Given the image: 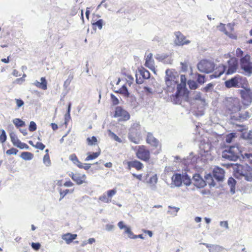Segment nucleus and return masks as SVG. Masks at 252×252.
<instances>
[{"label": "nucleus", "instance_id": "obj_31", "mask_svg": "<svg viewBox=\"0 0 252 252\" xmlns=\"http://www.w3.org/2000/svg\"><path fill=\"white\" fill-rule=\"evenodd\" d=\"M242 137L248 140V142L252 144V131H246L242 133Z\"/></svg>", "mask_w": 252, "mask_h": 252}, {"label": "nucleus", "instance_id": "obj_36", "mask_svg": "<svg viewBox=\"0 0 252 252\" xmlns=\"http://www.w3.org/2000/svg\"><path fill=\"white\" fill-rule=\"evenodd\" d=\"M182 183H184L187 186H189L191 184L190 178L187 173L183 174Z\"/></svg>", "mask_w": 252, "mask_h": 252}, {"label": "nucleus", "instance_id": "obj_39", "mask_svg": "<svg viewBox=\"0 0 252 252\" xmlns=\"http://www.w3.org/2000/svg\"><path fill=\"white\" fill-rule=\"evenodd\" d=\"M241 155L243 157V158L245 160H247L250 164H252V154L245 153L244 154L241 153Z\"/></svg>", "mask_w": 252, "mask_h": 252}, {"label": "nucleus", "instance_id": "obj_46", "mask_svg": "<svg viewBox=\"0 0 252 252\" xmlns=\"http://www.w3.org/2000/svg\"><path fill=\"white\" fill-rule=\"evenodd\" d=\"M0 131L1 132V133L0 135V142L1 143H3L6 140L7 136L6 134V132L4 129H1Z\"/></svg>", "mask_w": 252, "mask_h": 252}, {"label": "nucleus", "instance_id": "obj_40", "mask_svg": "<svg viewBox=\"0 0 252 252\" xmlns=\"http://www.w3.org/2000/svg\"><path fill=\"white\" fill-rule=\"evenodd\" d=\"M236 138V134L235 133H230L227 134L225 138V141L227 143H231L233 139Z\"/></svg>", "mask_w": 252, "mask_h": 252}, {"label": "nucleus", "instance_id": "obj_2", "mask_svg": "<svg viewBox=\"0 0 252 252\" xmlns=\"http://www.w3.org/2000/svg\"><path fill=\"white\" fill-rule=\"evenodd\" d=\"M234 176L239 179L252 182V167L248 164H232Z\"/></svg>", "mask_w": 252, "mask_h": 252}, {"label": "nucleus", "instance_id": "obj_9", "mask_svg": "<svg viewBox=\"0 0 252 252\" xmlns=\"http://www.w3.org/2000/svg\"><path fill=\"white\" fill-rule=\"evenodd\" d=\"M192 98L200 104V108H197V110L195 112V115L197 116H203L204 114V107L207 105L206 99L202 97L201 93L199 92H194Z\"/></svg>", "mask_w": 252, "mask_h": 252}, {"label": "nucleus", "instance_id": "obj_13", "mask_svg": "<svg viewBox=\"0 0 252 252\" xmlns=\"http://www.w3.org/2000/svg\"><path fill=\"white\" fill-rule=\"evenodd\" d=\"M250 114L248 111H240L235 114H231L230 119L232 123H234L236 122H243L250 118Z\"/></svg>", "mask_w": 252, "mask_h": 252}, {"label": "nucleus", "instance_id": "obj_17", "mask_svg": "<svg viewBox=\"0 0 252 252\" xmlns=\"http://www.w3.org/2000/svg\"><path fill=\"white\" fill-rule=\"evenodd\" d=\"M115 117H122L126 121L130 119L129 114L120 106L116 108Z\"/></svg>", "mask_w": 252, "mask_h": 252}, {"label": "nucleus", "instance_id": "obj_1", "mask_svg": "<svg viewBox=\"0 0 252 252\" xmlns=\"http://www.w3.org/2000/svg\"><path fill=\"white\" fill-rule=\"evenodd\" d=\"M228 67L223 64H220L216 67L214 72L210 75L211 78L220 77L225 72L226 75L232 74L236 72L238 67V61L235 58H231L227 61Z\"/></svg>", "mask_w": 252, "mask_h": 252}, {"label": "nucleus", "instance_id": "obj_34", "mask_svg": "<svg viewBox=\"0 0 252 252\" xmlns=\"http://www.w3.org/2000/svg\"><path fill=\"white\" fill-rule=\"evenodd\" d=\"M140 75H141L143 79H148L150 77V73L148 70L144 68L140 69L139 70Z\"/></svg>", "mask_w": 252, "mask_h": 252}, {"label": "nucleus", "instance_id": "obj_53", "mask_svg": "<svg viewBox=\"0 0 252 252\" xmlns=\"http://www.w3.org/2000/svg\"><path fill=\"white\" fill-rule=\"evenodd\" d=\"M110 97L113 105H116L119 103V99L115 95L111 94Z\"/></svg>", "mask_w": 252, "mask_h": 252}, {"label": "nucleus", "instance_id": "obj_61", "mask_svg": "<svg viewBox=\"0 0 252 252\" xmlns=\"http://www.w3.org/2000/svg\"><path fill=\"white\" fill-rule=\"evenodd\" d=\"M116 193V190L115 189L108 190L107 191V196L108 197L111 198L113 195Z\"/></svg>", "mask_w": 252, "mask_h": 252}, {"label": "nucleus", "instance_id": "obj_28", "mask_svg": "<svg viewBox=\"0 0 252 252\" xmlns=\"http://www.w3.org/2000/svg\"><path fill=\"white\" fill-rule=\"evenodd\" d=\"M200 148L201 151H203L204 154L208 155L210 151L211 146L210 143H205L200 146Z\"/></svg>", "mask_w": 252, "mask_h": 252}, {"label": "nucleus", "instance_id": "obj_6", "mask_svg": "<svg viewBox=\"0 0 252 252\" xmlns=\"http://www.w3.org/2000/svg\"><path fill=\"white\" fill-rule=\"evenodd\" d=\"M140 125L139 123H134L129 129L128 135L129 140L135 144L140 142Z\"/></svg>", "mask_w": 252, "mask_h": 252}, {"label": "nucleus", "instance_id": "obj_16", "mask_svg": "<svg viewBox=\"0 0 252 252\" xmlns=\"http://www.w3.org/2000/svg\"><path fill=\"white\" fill-rule=\"evenodd\" d=\"M213 175L214 178L218 181H222L224 177V171L220 167H216L213 169Z\"/></svg>", "mask_w": 252, "mask_h": 252}, {"label": "nucleus", "instance_id": "obj_22", "mask_svg": "<svg viewBox=\"0 0 252 252\" xmlns=\"http://www.w3.org/2000/svg\"><path fill=\"white\" fill-rule=\"evenodd\" d=\"M183 174L176 173L172 177V182L175 186L179 187L182 185Z\"/></svg>", "mask_w": 252, "mask_h": 252}, {"label": "nucleus", "instance_id": "obj_20", "mask_svg": "<svg viewBox=\"0 0 252 252\" xmlns=\"http://www.w3.org/2000/svg\"><path fill=\"white\" fill-rule=\"evenodd\" d=\"M145 60V66L148 67L155 73V67L154 66V60L153 59V54L152 53L149 54L146 57Z\"/></svg>", "mask_w": 252, "mask_h": 252}, {"label": "nucleus", "instance_id": "obj_7", "mask_svg": "<svg viewBox=\"0 0 252 252\" xmlns=\"http://www.w3.org/2000/svg\"><path fill=\"white\" fill-rule=\"evenodd\" d=\"M166 76L165 81L168 87L174 88L178 83V73L174 69H167L165 71Z\"/></svg>", "mask_w": 252, "mask_h": 252}, {"label": "nucleus", "instance_id": "obj_43", "mask_svg": "<svg viewBox=\"0 0 252 252\" xmlns=\"http://www.w3.org/2000/svg\"><path fill=\"white\" fill-rule=\"evenodd\" d=\"M100 155V152L93 153L92 154L89 155L85 159L86 161L93 160L97 158Z\"/></svg>", "mask_w": 252, "mask_h": 252}, {"label": "nucleus", "instance_id": "obj_38", "mask_svg": "<svg viewBox=\"0 0 252 252\" xmlns=\"http://www.w3.org/2000/svg\"><path fill=\"white\" fill-rule=\"evenodd\" d=\"M224 248L220 245H212L210 249H209L210 252H220Z\"/></svg>", "mask_w": 252, "mask_h": 252}, {"label": "nucleus", "instance_id": "obj_14", "mask_svg": "<svg viewBox=\"0 0 252 252\" xmlns=\"http://www.w3.org/2000/svg\"><path fill=\"white\" fill-rule=\"evenodd\" d=\"M136 156L139 159L147 161L150 158V153L148 150L145 149L143 146L139 147L136 152Z\"/></svg>", "mask_w": 252, "mask_h": 252}, {"label": "nucleus", "instance_id": "obj_48", "mask_svg": "<svg viewBox=\"0 0 252 252\" xmlns=\"http://www.w3.org/2000/svg\"><path fill=\"white\" fill-rule=\"evenodd\" d=\"M109 135L113 138L115 141L121 143L122 142V140L114 132H112L111 130H109Z\"/></svg>", "mask_w": 252, "mask_h": 252}, {"label": "nucleus", "instance_id": "obj_19", "mask_svg": "<svg viewBox=\"0 0 252 252\" xmlns=\"http://www.w3.org/2000/svg\"><path fill=\"white\" fill-rule=\"evenodd\" d=\"M146 142L148 144L155 148L158 147L159 144L158 140L156 138L151 132H148L147 133Z\"/></svg>", "mask_w": 252, "mask_h": 252}, {"label": "nucleus", "instance_id": "obj_64", "mask_svg": "<svg viewBox=\"0 0 252 252\" xmlns=\"http://www.w3.org/2000/svg\"><path fill=\"white\" fill-rule=\"evenodd\" d=\"M15 100L18 108H20V107L22 106L24 104V101L21 99L16 98Z\"/></svg>", "mask_w": 252, "mask_h": 252}, {"label": "nucleus", "instance_id": "obj_12", "mask_svg": "<svg viewBox=\"0 0 252 252\" xmlns=\"http://www.w3.org/2000/svg\"><path fill=\"white\" fill-rule=\"evenodd\" d=\"M240 94L243 104L247 106H249L252 102V92L250 88L245 86L244 90H240Z\"/></svg>", "mask_w": 252, "mask_h": 252}, {"label": "nucleus", "instance_id": "obj_59", "mask_svg": "<svg viewBox=\"0 0 252 252\" xmlns=\"http://www.w3.org/2000/svg\"><path fill=\"white\" fill-rule=\"evenodd\" d=\"M18 150L15 148H12L9 150H8L6 153L7 155H16L18 153Z\"/></svg>", "mask_w": 252, "mask_h": 252}, {"label": "nucleus", "instance_id": "obj_49", "mask_svg": "<svg viewBox=\"0 0 252 252\" xmlns=\"http://www.w3.org/2000/svg\"><path fill=\"white\" fill-rule=\"evenodd\" d=\"M99 200L105 203H109L111 202V199H109L108 196L104 194L99 197Z\"/></svg>", "mask_w": 252, "mask_h": 252}, {"label": "nucleus", "instance_id": "obj_57", "mask_svg": "<svg viewBox=\"0 0 252 252\" xmlns=\"http://www.w3.org/2000/svg\"><path fill=\"white\" fill-rule=\"evenodd\" d=\"M125 233L128 234V237L130 239H133V237L134 236V235L133 234V232L131 231L130 228L128 227L126 228Z\"/></svg>", "mask_w": 252, "mask_h": 252}, {"label": "nucleus", "instance_id": "obj_63", "mask_svg": "<svg viewBox=\"0 0 252 252\" xmlns=\"http://www.w3.org/2000/svg\"><path fill=\"white\" fill-rule=\"evenodd\" d=\"M31 246H32V248L33 249H34V250H36V251L40 249V246H41L40 243H33V242H32V243Z\"/></svg>", "mask_w": 252, "mask_h": 252}, {"label": "nucleus", "instance_id": "obj_3", "mask_svg": "<svg viewBox=\"0 0 252 252\" xmlns=\"http://www.w3.org/2000/svg\"><path fill=\"white\" fill-rule=\"evenodd\" d=\"M241 151L238 145L226 147L221 154V157L225 160L235 161L239 158Z\"/></svg>", "mask_w": 252, "mask_h": 252}, {"label": "nucleus", "instance_id": "obj_52", "mask_svg": "<svg viewBox=\"0 0 252 252\" xmlns=\"http://www.w3.org/2000/svg\"><path fill=\"white\" fill-rule=\"evenodd\" d=\"M73 192L72 190H70L68 189H66L63 191L60 190V195H61V198L60 199V200L62 199L67 193H72Z\"/></svg>", "mask_w": 252, "mask_h": 252}, {"label": "nucleus", "instance_id": "obj_32", "mask_svg": "<svg viewBox=\"0 0 252 252\" xmlns=\"http://www.w3.org/2000/svg\"><path fill=\"white\" fill-rule=\"evenodd\" d=\"M20 157L24 160H30L33 158V155L30 152H23L21 153Z\"/></svg>", "mask_w": 252, "mask_h": 252}, {"label": "nucleus", "instance_id": "obj_62", "mask_svg": "<svg viewBox=\"0 0 252 252\" xmlns=\"http://www.w3.org/2000/svg\"><path fill=\"white\" fill-rule=\"evenodd\" d=\"M45 147V146L41 142H38L36 143V145H35V148L40 149V150H43Z\"/></svg>", "mask_w": 252, "mask_h": 252}, {"label": "nucleus", "instance_id": "obj_8", "mask_svg": "<svg viewBox=\"0 0 252 252\" xmlns=\"http://www.w3.org/2000/svg\"><path fill=\"white\" fill-rule=\"evenodd\" d=\"M251 56L246 55L240 60L241 68L245 71V75L250 76L252 74V62L250 61Z\"/></svg>", "mask_w": 252, "mask_h": 252}, {"label": "nucleus", "instance_id": "obj_42", "mask_svg": "<svg viewBox=\"0 0 252 252\" xmlns=\"http://www.w3.org/2000/svg\"><path fill=\"white\" fill-rule=\"evenodd\" d=\"M69 159L71 161H72L74 164H76L77 166H78V165L81 163V162L79 161L77 157L74 154L70 155L69 156Z\"/></svg>", "mask_w": 252, "mask_h": 252}, {"label": "nucleus", "instance_id": "obj_27", "mask_svg": "<svg viewBox=\"0 0 252 252\" xmlns=\"http://www.w3.org/2000/svg\"><path fill=\"white\" fill-rule=\"evenodd\" d=\"M74 77L73 74L72 73H70L68 76L67 79L63 83V88L64 90H65L66 91L63 94V96H65L68 92L69 89H68V88L72 80H73Z\"/></svg>", "mask_w": 252, "mask_h": 252}, {"label": "nucleus", "instance_id": "obj_60", "mask_svg": "<svg viewBox=\"0 0 252 252\" xmlns=\"http://www.w3.org/2000/svg\"><path fill=\"white\" fill-rule=\"evenodd\" d=\"M91 164L90 163H85L84 165H83L81 163H79V164L78 165V167L80 168H83L85 170H88L91 167Z\"/></svg>", "mask_w": 252, "mask_h": 252}, {"label": "nucleus", "instance_id": "obj_35", "mask_svg": "<svg viewBox=\"0 0 252 252\" xmlns=\"http://www.w3.org/2000/svg\"><path fill=\"white\" fill-rule=\"evenodd\" d=\"M9 136L12 143L14 146H16L18 144L19 142H20V140L18 138L15 133L13 132H11L9 134Z\"/></svg>", "mask_w": 252, "mask_h": 252}, {"label": "nucleus", "instance_id": "obj_54", "mask_svg": "<svg viewBox=\"0 0 252 252\" xmlns=\"http://www.w3.org/2000/svg\"><path fill=\"white\" fill-rule=\"evenodd\" d=\"M36 125L35 122L33 121H31L30 122L29 129L30 131L33 132L36 129Z\"/></svg>", "mask_w": 252, "mask_h": 252}, {"label": "nucleus", "instance_id": "obj_10", "mask_svg": "<svg viewBox=\"0 0 252 252\" xmlns=\"http://www.w3.org/2000/svg\"><path fill=\"white\" fill-rule=\"evenodd\" d=\"M215 64L214 62L202 60L197 64V68L201 72L209 73L215 70Z\"/></svg>", "mask_w": 252, "mask_h": 252}, {"label": "nucleus", "instance_id": "obj_11", "mask_svg": "<svg viewBox=\"0 0 252 252\" xmlns=\"http://www.w3.org/2000/svg\"><path fill=\"white\" fill-rule=\"evenodd\" d=\"M226 107L227 110L230 112V116L231 114H235L240 111L241 108L239 100L236 99L232 98H230L229 100H227Z\"/></svg>", "mask_w": 252, "mask_h": 252}, {"label": "nucleus", "instance_id": "obj_4", "mask_svg": "<svg viewBox=\"0 0 252 252\" xmlns=\"http://www.w3.org/2000/svg\"><path fill=\"white\" fill-rule=\"evenodd\" d=\"M224 84L227 88H242L245 89V86L248 85V82L246 78L237 75L234 77L225 81Z\"/></svg>", "mask_w": 252, "mask_h": 252}, {"label": "nucleus", "instance_id": "obj_41", "mask_svg": "<svg viewBox=\"0 0 252 252\" xmlns=\"http://www.w3.org/2000/svg\"><path fill=\"white\" fill-rule=\"evenodd\" d=\"M214 85L212 83L208 84L204 88H203L201 90L203 92L208 93L211 92L213 90Z\"/></svg>", "mask_w": 252, "mask_h": 252}, {"label": "nucleus", "instance_id": "obj_18", "mask_svg": "<svg viewBox=\"0 0 252 252\" xmlns=\"http://www.w3.org/2000/svg\"><path fill=\"white\" fill-rule=\"evenodd\" d=\"M192 180L194 181V186L198 188H204L206 185L205 181L199 174H194Z\"/></svg>", "mask_w": 252, "mask_h": 252}, {"label": "nucleus", "instance_id": "obj_15", "mask_svg": "<svg viewBox=\"0 0 252 252\" xmlns=\"http://www.w3.org/2000/svg\"><path fill=\"white\" fill-rule=\"evenodd\" d=\"M176 39L175 40V43L178 46H182L189 44L190 41L189 40L186 39V37L182 34L180 32H176L175 33Z\"/></svg>", "mask_w": 252, "mask_h": 252}, {"label": "nucleus", "instance_id": "obj_51", "mask_svg": "<svg viewBox=\"0 0 252 252\" xmlns=\"http://www.w3.org/2000/svg\"><path fill=\"white\" fill-rule=\"evenodd\" d=\"M103 24V21L102 19H99L94 23L93 25L94 26H97L99 30H101Z\"/></svg>", "mask_w": 252, "mask_h": 252}, {"label": "nucleus", "instance_id": "obj_50", "mask_svg": "<svg viewBox=\"0 0 252 252\" xmlns=\"http://www.w3.org/2000/svg\"><path fill=\"white\" fill-rule=\"evenodd\" d=\"M197 81L198 83L202 84L205 82V75L197 74Z\"/></svg>", "mask_w": 252, "mask_h": 252}, {"label": "nucleus", "instance_id": "obj_23", "mask_svg": "<svg viewBox=\"0 0 252 252\" xmlns=\"http://www.w3.org/2000/svg\"><path fill=\"white\" fill-rule=\"evenodd\" d=\"M41 82L37 80H35L32 84L35 86L43 90H46L47 89V82L45 77H41L40 78Z\"/></svg>", "mask_w": 252, "mask_h": 252}, {"label": "nucleus", "instance_id": "obj_33", "mask_svg": "<svg viewBox=\"0 0 252 252\" xmlns=\"http://www.w3.org/2000/svg\"><path fill=\"white\" fill-rule=\"evenodd\" d=\"M71 103L70 102L68 105L66 113L64 115V124L66 126L69 121L71 119L70 110Z\"/></svg>", "mask_w": 252, "mask_h": 252}, {"label": "nucleus", "instance_id": "obj_56", "mask_svg": "<svg viewBox=\"0 0 252 252\" xmlns=\"http://www.w3.org/2000/svg\"><path fill=\"white\" fill-rule=\"evenodd\" d=\"M144 93L147 95L152 94L154 93L153 90L152 88L148 87H144Z\"/></svg>", "mask_w": 252, "mask_h": 252}, {"label": "nucleus", "instance_id": "obj_45", "mask_svg": "<svg viewBox=\"0 0 252 252\" xmlns=\"http://www.w3.org/2000/svg\"><path fill=\"white\" fill-rule=\"evenodd\" d=\"M43 163L47 166H49L51 165V162L50 159V157L48 154H46L43 159Z\"/></svg>", "mask_w": 252, "mask_h": 252}, {"label": "nucleus", "instance_id": "obj_24", "mask_svg": "<svg viewBox=\"0 0 252 252\" xmlns=\"http://www.w3.org/2000/svg\"><path fill=\"white\" fill-rule=\"evenodd\" d=\"M77 237L76 234L67 233L62 235V238L64 240L67 244H70Z\"/></svg>", "mask_w": 252, "mask_h": 252}, {"label": "nucleus", "instance_id": "obj_55", "mask_svg": "<svg viewBox=\"0 0 252 252\" xmlns=\"http://www.w3.org/2000/svg\"><path fill=\"white\" fill-rule=\"evenodd\" d=\"M16 147L21 149H26L28 150L29 149V146L25 143H22L21 141L19 142L18 144L17 145Z\"/></svg>", "mask_w": 252, "mask_h": 252}, {"label": "nucleus", "instance_id": "obj_21", "mask_svg": "<svg viewBox=\"0 0 252 252\" xmlns=\"http://www.w3.org/2000/svg\"><path fill=\"white\" fill-rule=\"evenodd\" d=\"M128 169L129 170L131 167L135 168L137 170H140L142 169L143 167V164L136 160H134L133 161H127L126 162Z\"/></svg>", "mask_w": 252, "mask_h": 252}, {"label": "nucleus", "instance_id": "obj_58", "mask_svg": "<svg viewBox=\"0 0 252 252\" xmlns=\"http://www.w3.org/2000/svg\"><path fill=\"white\" fill-rule=\"evenodd\" d=\"M181 65H182V66H181L182 71L184 72H186L188 70V63L186 62H185L184 63L181 62Z\"/></svg>", "mask_w": 252, "mask_h": 252}, {"label": "nucleus", "instance_id": "obj_47", "mask_svg": "<svg viewBox=\"0 0 252 252\" xmlns=\"http://www.w3.org/2000/svg\"><path fill=\"white\" fill-rule=\"evenodd\" d=\"M87 141L88 142V144L89 145H93L95 144V142H97V139L96 137L93 136L91 138L88 137L87 139Z\"/></svg>", "mask_w": 252, "mask_h": 252}, {"label": "nucleus", "instance_id": "obj_29", "mask_svg": "<svg viewBox=\"0 0 252 252\" xmlns=\"http://www.w3.org/2000/svg\"><path fill=\"white\" fill-rule=\"evenodd\" d=\"M158 182V177L157 175H155L150 177L149 180L148 181L149 184H151V189L153 190H155L156 188V184Z\"/></svg>", "mask_w": 252, "mask_h": 252}, {"label": "nucleus", "instance_id": "obj_26", "mask_svg": "<svg viewBox=\"0 0 252 252\" xmlns=\"http://www.w3.org/2000/svg\"><path fill=\"white\" fill-rule=\"evenodd\" d=\"M86 179V176L85 174L81 175L76 173L75 177H74L73 181L76 182V184L80 185L85 182Z\"/></svg>", "mask_w": 252, "mask_h": 252}, {"label": "nucleus", "instance_id": "obj_37", "mask_svg": "<svg viewBox=\"0 0 252 252\" xmlns=\"http://www.w3.org/2000/svg\"><path fill=\"white\" fill-rule=\"evenodd\" d=\"M13 123L17 128L25 126V123L20 119L16 118L13 120Z\"/></svg>", "mask_w": 252, "mask_h": 252}, {"label": "nucleus", "instance_id": "obj_5", "mask_svg": "<svg viewBox=\"0 0 252 252\" xmlns=\"http://www.w3.org/2000/svg\"><path fill=\"white\" fill-rule=\"evenodd\" d=\"M186 87V84L185 82L177 84V91L175 94L174 99V101L176 103L179 101V98L181 97H183L187 101H190L189 96V91Z\"/></svg>", "mask_w": 252, "mask_h": 252}, {"label": "nucleus", "instance_id": "obj_30", "mask_svg": "<svg viewBox=\"0 0 252 252\" xmlns=\"http://www.w3.org/2000/svg\"><path fill=\"white\" fill-rule=\"evenodd\" d=\"M121 94L123 95L125 97H133V95H131L128 92V89L125 85H124L121 87Z\"/></svg>", "mask_w": 252, "mask_h": 252}, {"label": "nucleus", "instance_id": "obj_25", "mask_svg": "<svg viewBox=\"0 0 252 252\" xmlns=\"http://www.w3.org/2000/svg\"><path fill=\"white\" fill-rule=\"evenodd\" d=\"M228 186L230 188V191L232 194L235 193L236 181L232 177H230L227 180Z\"/></svg>", "mask_w": 252, "mask_h": 252}, {"label": "nucleus", "instance_id": "obj_44", "mask_svg": "<svg viewBox=\"0 0 252 252\" xmlns=\"http://www.w3.org/2000/svg\"><path fill=\"white\" fill-rule=\"evenodd\" d=\"M188 84L189 85V88L192 90H195L197 89L198 87V85L197 83L194 80H189L188 82Z\"/></svg>", "mask_w": 252, "mask_h": 252}]
</instances>
